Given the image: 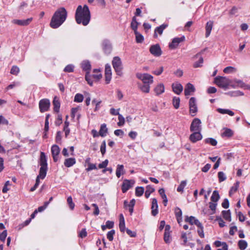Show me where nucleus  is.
Segmentation results:
<instances>
[{"label": "nucleus", "mask_w": 250, "mask_h": 250, "mask_svg": "<svg viewBox=\"0 0 250 250\" xmlns=\"http://www.w3.org/2000/svg\"><path fill=\"white\" fill-rule=\"evenodd\" d=\"M75 20L78 24L87 25L90 20V13L88 7L84 5L83 7L79 5L75 13Z\"/></svg>", "instance_id": "f257e3e1"}, {"label": "nucleus", "mask_w": 250, "mask_h": 250, "mask_svg": "<svg viewBox=\"0 0 250 250\" xmlns=\"http://www.w3.org/2000/svg\"><path fill=\"white\" fill-rule=\"evenodd\" d=\"M67 12L64 7L58 9L51 18L50 25L52 28H57L66 20Z\"/></svg>", "instance_id": "f03ea898"}, {"label": "nucleus", "mask_w": 250, "mask_h": 250, "mask_svg": "<svg viewBox=\"0 0 250 250\" xmlns=\"http://www.w3.org/2000/svg\"><path fill=\"white\" fill-rule=\"evenodd\" d=\"M188 224L191 226L190 229H196L199 235L201 238L204 237L203 226L197 218L192 216L188 217Z\"/></svg>", "instance_id": "7ed1b4c3"}, {"label": "nucleus", "mask_w": 250, "mask_h": 250, "mask_svg": "<svg viewBox=\"0 0 250 250\" xmlns=\"http://www.w3.org/2000/svg\"><path fill=\"white\" fill-rule=\"evenodd\" d=\"M40 165L41 167L40 168L39 174L37 176L38 178L43 179L46 175L47 170V159L45 154L44 152L41 153L40 159Z\"/></svg>", "instance_id": "20e7f679"}, {"label": "nucleus", "mask_w": 250, "mask_h": 250, "mask_svg": "<svg viewBox=\"0 0 250 250\" xmlns=\"http://www.w3.org/2000/svg\"><path fill=\"white\" fill-rule=\"evenodd\" d=\"M214 83L219 87L227 89L230 87V80L226 77L217 76L214 78Z\"/></svg>", "instance_id": "39448f33"}, {"label": "nucleus", "mask_w": 250, "mask_h": 250, "mask_svg": "<svg viewBox=\"0 0 250 250\" xmlns=\"http://www.w3.org/2000/svg\"><path fill=\"white\" fill-rule=\"evenodd\" d=\"M136 77L138 79L141 80L144 84L150 85L153 82V77L151 75L147 73H137Z\"/></svg>", "instance_id": "423d86ee"}, {"label": "nucleus", "mask_w": 250, "mask_h": 250, "mask_svg": "<svg viewBox=\"0 0 250 250\" xmlns=\"http://www.w3.org/2000/svg\"><path fill=\"white\" fill-rule=\"evenodd\" d=\"M112 65L116 72L117 74L119 76L122 75V65L121 59L118 57H115L112 60Z\"/></svg>", "instance_id": "0eeeda50"}, {"label": "nucleus", "mask_w": 250, "mask_h": 250, "mask_svg": "<svg viewBox=\"0 0 250 250\" xmlns=\"http://www.w3.org/2000/svg\"><path fill=\"white\" fill-rule=\"evenodd\" d=\"M189 112L192 116L196 115L198 111V107L196 103V100L194 97H191L189 101Z\"/></svg>", "instance_id": "6e6552de"}, {"label": "nucleus", "mask_w": 250, "mask_h": 250, "mask_svg": "<svg viewBox=\"0 0 250 250\" xmlns=\"http://www.w3.org/2000/svg\"><path fill=\"white\" fill-rule=\"evenodd\" d=\"M201 120L198 118H195L192 121L190 127V129L191 131L194 132V131H199L201 132L202 130L201 127Z\"/></svg>", "instance_id": "1a4fd4ad"}, {"label": "nucleus", "mask_w": 250, "mask_h": 250, "mask_svg": "<svg viewBox=\"0 0 250 250\" xmlns=\"http://www.w3.org/2000/svg\"><path fill=\"white\" fill-rule=\"evenodd\" d=\"M230 87L233 88H244L246 86V84L241 80L234 79L230 80Z\"/></svg>", "instance_id": "9d476101"}, {"label": "nucleus", "mask_w": 250, "mask_h": 250, "mask_svg": "<svg viewBox=\"0 0 250 250\" xmlns=\"http://www.w3.org/2000/svg\"><path fill=\"white\" fill-rule=\"evenodd\" d=\"M50 103L48 99H43L39 102V108L41 112L47 111L50 107Z\"/></svg>", "instance_id": "9b49d317"}, {"label": "nucleus", "mask_w": 250, "mask_h": 250, "mask_svg": "<svg viewBox=\"0 0 250 250\" xmlns=\"http://www.w3.org/2000/svg\"><path fill=\"white\" fill-rule=\"evenodd\" d=\"M150 53L155 57H159L162 55V51L158 44L152 45L150 47Z\"/></svg>", "instance_id": "f8f14e48"}, {"label": "nucleus", "mask_w": 250, "mask_h": 250, "mask_svg": "<svg viewBox=\"0 0 250 250\" xmlns=\"http://www.w3.org/2000/svg\"><path fill=\"white\" fill-rule=\"evenodd\" d=\"M185 40V37L183 36L180 37H177L174 38L172 42L169 43V47L171 49H173L176 48L179 45V44L183 42Z\"/></svg>", "instance_id": "ddd939ff"}, {"label": "nucleus", "mask_w": 250, "mask_h": 250, "mask_svg": "<svg viewBox=\"0 0 250 250\" xmlns=\"http://www.w3.org/2000/svg\"><path fill=\"white\" fill-rule=\"evenodd\" d=\"M134 180H124L122 186V190L123 193L126 192L134 185Z\"/></svg>", "instance_id": "4468645a"}, {"label": "nucleus", "mask_w": 250, "mask_h": 250, "mask_svg": "<svg viewBox=\"0 0 250 250\" xmlns=\"http://www.w3.org/2000/svg\"><path fill=\"white\" fill-rule=\"evenodd\" d=\"M32 18H28L26 20H17L14 19L12 20V22L21 26H27L29 25L32 21Z\"/></svg>", "instance_id": "2eb2a0df"}, {"label": "nucleus", "mask_w": 250, "mask_h": 250, "mask_svg": "<svg viewBox=\"0 0 250 250\" xmlns=\"http://www.w3.org/2000/svg\"><path fill=\"white\" fill-rule=\"evenodd\" d=\"M60 152V148L58 146L54 145L51 147V153L54 162H56L59 159L58 155Z\"/></svg>", "instance_id": "dca6fc26"}, {"label": "nucleus", "mask_w": 250, "mask_h": 250, "mask_svg": "<svg viewBox=\"0 0 250 250\" xmlns=\"http://www.w3.org/2000/svg\"><path fill=\"white\" fill-rule=\"evenodd\" d=\"M203 136L200 132L194 131L189 136V140L192 143H196L201 140Z\"/></svg>", "instance_id": "f3484780"}, {"label": "nucleus", "mask_w": 250, "mask_h": 250, "mask_svg": "<svg viewBox=\"0 0 250 250\" xmlns=\"http://www.w3.org/2000/svg\"><path fill=\"white\" fill-rule=\"evenodd\" d=\"M111 69L109 64H106L105 66V79L106 83H109L111 79Z\"/></svg>", "instance_id": "a211bd4d"}, {"label": "nucleus", "mask_w": 250, "mask_h": 250, "mask_svg": "<svg viewBox=\"0 0 250 250\" xmlns=\"http://www.w3.org/2000/svg\"><path fill=\"white\" fill-rule=\"evenodd\" d=\"M103 49L105 54H110L112 51V46L110 42L104 40L103 42Z\"/></svg>", "instance_id": "6ab92c4d"}, {"label": "nucleus", "mask_w": 250, "mask_h": 250, "mask_svg": "<svg viewBox=\"0 0 250 250\" xmlns=\"http://www.w3.org/2000/svg\"><path fill=\"white\" fill-rule=\"evenodd\" d=\"M81 66L83 70L86 72V74L90 73L91 69V65L89 61H83L81 63Z\"/></svg>", "instance_id": "aec40b11"}, {"label": "nucleus", "mask_w": 250, "mask_h": 250, "mask_svg": "<svg viewBox=\"0 0 250 250\" xmlns=\"http://www.w3.org/2000/svg\"><path fill=\"white\" fill-rule=\"evenodd\" d=\"M194 59L198 60L197 61L195 62L193 64V66L194 68L200 67L202 66L204 60L200 54H197L196 56H195Z\"/></svg>", "instance_id": "412c9836"}, {"label": "nucleus", "mask_w": 250, "mask_h": 250, "mask_svg": "<svg viewBox=\"0 0 250 250\" xmlns=\"http://www.w3.org/2000/svg\"><path fill=\"white\" fill-rule=\"evenodd\" d=\"M172 88L173 92L177 94H179L183 89V86L178 82L172 83Z\"/></svg>", "instance_id": "4be33fe9"}, {"label": "nucleus", "mask_w": 250, "mask_h": 250, "mask_svg": "<svg viewBox=\"0 0 250 250\" xmlns=\"http://www.w3.org/2000/svg\"><path fill=\"white\" fill-rule=\"evenodd\" d=\"M158 203L157 200L156 198H153L152 199V205H151V214L153 216H156L158 214Z\"/></svg>", "instance_id": "5701e85b"}, {"label": "nucleus", "mask_w": 250, "mask_h": 250, "mask_svg": "<svg viewBox=\"0 0 250 250\" xmlns=\"http://www.w3.org/2000/svg\"><path fill=\"white\" fill-rule=\"evenodd\" d=\"M168 26L167 24H163L159 27L155 28L154 31V37L155 38L157 37V34L161 35L163 32L164 30Z\"/></svg>", "instance_id": "b1692460"}, {"label": "nucleus", "mask_w": 250, "mask_h": 250, "mask_svg": "<svg viewBox=\"0 0 250 250\" xmlns=\"http://www.w3.org/2000/svg\"><path fill=\"white\" fill-rule=\"evenodd\" d=\"M213 22L211 21H208L206 25V37H208L211 33L213 27Z\"/></svg>", "instance_id": "393cba45"}, {"label": "nucleus", "mask_w": 250, "mask_h": 250, "mask_svg": "<svg viewBox=\"0 0 250 250\" xmlns=\"http://www.w3.org/2000/svg\"><path fill=\"white\" fill-rule=\"evenodd\" d=\"M76 163L75 158H69L65 159L64 162V165L66 167H70L75 165Z\"/></svg>", "instance_id": "a878e982"}, {"label": "nucleus", "mask_w": 250, "mask_h": 250, "mask_svg": "<svg viewBox=\"0 0 250 250\" xmlns=\"http://www.w3.org/2000/svg\"><path fill=\"white\" fill-rule=\"evenodd\" d=\"M119 229L122 232H124L125 230V219L122 214L120 215Z\"/></svg>", "instance_id": "bb28decb"}, {"label": "nucleus", "mask_w": 250, "mask_h": 250, "mask_svg": "<svg viewBox=\"0 0 250 250\" xmlns=\"http://www.w3.org/2000/svg\"><path fill=\"white\" fill-rule=\"evenodd\" d=\"M154 91L157 95H159L162 94L165 91L164 85L162 83L159 84L155 88Z\"/></svg>", "instance_id": "cd10ccee"}, {"label": "nucleus", "mask_w": 250, "mask_h": 250, "mask_svg": "<svg viewBox=\"0 0 250 250\" xmlns=\"http://www.w3.org/2000/svg\"><path fill=\"white\" fill-rule=\"evenodd\" d=\"M107 132V128L106 125L105 124H103L101 125L100 129L99 131V135L101 137H104L106 136Z\"/></svg>", "instance_id": "c85d7f7f"}, {"label": "nucleus", "mask_w": 250, "mask_h": 250, "mask_svg": "<svg viewBox=\"0 0 250 250\" xmlns=\"http://www.w3.org/2000/svg\"><path fill=\"white\" fill-rule=\"evenodd\" d=\"M125 173L124 166L122 165H118L116 170V175L118 178H119L121 175Z\"/></svg>", "instance_id": "c756f323"}, {"label": "nucleus", "mask_w": 250, "mask_h": 250, "mask_svg": "<svg viewBox=\"0 0 250 250\" xmlns=\"http://www.w3.org/2000/svg\"><path fill=\"white\" fill-rule=\"evenodd\" d=\"M217 111L222 114H227L230 116H233L234 115V113L232 111L228 109L218 108Z\"/></svg>", "instance_id": "7c9ffc66"}, {"label": "nucleus", "mask_w": 250, "mask_h": 250, "mask_svg": "<svg viewBox=\"0 0 250 250\" xmlns=\"http://www.w3.org/2000/svg\"><path fill=\"white\" fill-rule=\"evenodd\" d=\"M53 104L54 105V110L56 112H58L59 111V109L60 107V103L59 102V99L55 97L54 98L53 101Z\"/></svg>", "instance_id": "2f4dec72"}, {"label": "nucleus", "mask_w": 250, "mask_h": 250, "mask_svg": "<svg viewBox=\"0 0 250 250\" xmlns=\"http://www.w3.org/2000/svg\"><path fill=\"white\" fill-rule=\"evenodd\" d=\"M222 215L223 218L227 221L230 222L231 219V213L229 210H223L222 211Z\"/></svg>", "instance_id": "473e14b6"}, {"label": "nucleus", "mask_w": 250, "mask_h": 250, "mask_svg": "<svg viewBox=\"0 0 250 250\" xmlns=\"http://www.w3.org/2000/svg\"><path fill=\"white\" fill-rule=\"evenodd\" d=\"M154 190L155 189L153 187H152L150 185L147 186L146 187V190L145 194V197L146 198H148L149 197L150 194L153 192Z\"/></svg>", "instance_id": "72a5a7b5"}, {"label": "nucleus", "mask_w": 250, "mask_h": 250, "mask_svg": "<svg viewBox=\"0 0 250 250\" xmlns=\"http://www.w3.org/2000/svg\"><path fill=\"white\" fill-rule=\"evenodd\" d=\"M220 196L218 191H213L212 194L211 196V200L212 202L216 203L219 199Z\"/></svg>", "instance_id": "f704fd0d"}, {"label": "nucleus", "mask_w": 250, "mask_h": 250, "mask_svg": "<svg viewBox=\"0 0 250 250\" xmlns=\"http://www.w3.org/2000/svg\"><path fill=\"white\" fill-rule=\"evenodd\" d=\"M238 245L241 250H245L248 246V244L245 240H240L238 241Z\"/></svg>", "instance_id": "c9c22d12"}, {"label": "nucleus", "mask_w": 250, "mask_h": 250, "mask_svg": "<svg viewBox=\"0 0 250 250\" xmlns=\"http://www.w3.org/2000/svg\"><path fill=\"white\" fill-rule=\"evenodd\" d=\"M233 135V131L229 128H226L224 132L222 133V137H230Z\"/></svg>", "instance_id": "e433bc0d"}, {"label": "nucleus", "mask_w": 250, "mask_h": 250, "mask_svg": "<svg viewBox=\"0 0 250 250\" xmlns=\"http://www.w3.org/2000/svg\"><path fill=\"white\" fill-rule=\"evenodd\" d=\"M134 33L135 34L136 42L137 43H142L144 40L143 36L138 31L134 32Z\"/></svg>", "instance_id": "4c0bfd02"}, {"label": "nucleus", "mask_w": 250, "mask_h": 250, "mask_svg": "<svg viewBox=\"0 0 250 250\" xmlns=\"http://www.w3.org/2000/svg\"><path fill=\"white\" fill-rule=\"evenodd\" d=\"M204 142H205V143L209 144L212 146H215L217 145V141L215 139L212 138H207L204 140Z\"/></svg>", "instance_id": "58836bf2"}, {"label": "nucleus", "mask_w": 250, "mask_h": 250, "mask_svg": "<svg viewBox=\"0 0 250 250\" xmlns=\"http://www.w3.org/2000/svg\"><path fill=\"white\" fill-rule=\"evenodd\" d=\"M138 22L136 21V18L135 17H134L132 19V22L131 23V27L132 29L134 30V32H137V26H138Z\"/></svg>", "instance_id": "ea45409f"}, {"label": "nucleus", "mask_w": 250, "mask_h": 250, "mask_svg": "<svg viewBox=\"0 0 250 250\" xmlns=\"http://www.w3.org/2000/svg\"><path fill=\"white\" fill-rule=\"evenodd\" d=\"M144 192V188L142 187H138L135 189V195L137 196H141Z\"/></svg>", "instance_id": "a19ab883"}, {"label": "nucleus", "mask_w": 250, "mask_h": 250, "mask_svg": "<svg viewBox=\"0 0 250 250\" xmlns=\"http://www.w3.org/2000/svg\"><path fill=\"white\" fill-rule=\"evenodd\" d=\"M180 100L179 97H174L173 98L172 103H173V105L174 107H175V108L177 109L179 108V104H180Z\"/></svg>", "instance_id": "79ce46f5"}, {"label": "nucleus", "mask_w": 250, "mask_h": 250, "mask_svg": "<svg viewBox=\"0 0 250 250\" xmlns=\"http://www.w3.org/2000/svg\"><path fill=\"white\" fill-rule=\"evenodd\" d=\"M164 239L165 242L167 244H169L171 242V237H170L169 232H165Z\"/></svg>", "instance_id": "37998d69"}, {"label": "nucleus", "mask_w": 250, "mask_h": 250, "mask_svg": "<svg viewBox=\"0 0 250 250\" xmlns=\"http://www.w3.org/2000/svg\"><path fill=\"white\" fill-rule=\"evenodd\" d=\"M218 177L220 183L226 180L227 178L225 174L222 171H220L218 173Z\"/></svg>", "instance_id": "c03bdc74"}, {"label": "nucleus", "mask_w": 250, "mask_h": 250, "mask_svg": "<svg viewBox=\"0 0 250 250\" xmlns=\"http://www.w3.org/2000/svg\"><path fill=\"white\" fill-rule=\"evenodd\" d=\"M83 100V96L82 94L77 93L74 97V102L77 103L82 102Z\"/></svg>", "instance_id": "a18cd8bd"}, {"label": "nucleus", "mask_w": 250, "mask_h": 250, "mask_svg": "<svg viewBox=\"0 0 250 250\" xmlns=\"http://www.w3.org/2000/svg\"><path fill=\"white\" fill-rule=\"evenodd\" d=\"M140 89L145 93H148L150 90V86L148 84H144L140 86Z\"/></svg>", "instance_id": "49530a36"}, {"label": "nucleus", "mask_w": 250, "mask_h": 250, "mask_svg": "<svg viewBox=\"0 0 250 250\" xmlns=\"http://www.w3.org/2000/svg\"><path fill=\"white\" fill-rule=\"evenodd\" d=\"M223 71L227 74L231 73L236 71V68L232 66H228L224 68Z\"/></svg>", "instance_id": "de8ad7c7"}, {"label": "nucleus", "mask_w": 250, "mask_h": 250, "mask_svg": "<svg viewBox=\"0 0 250 250\" xmlns=\"http://www.w3.org/2000/svg\"><path fill=\"white\" fill-rule=\"evenodd\" d=\"M174 212L177 220H179L180 217H182V210L179 208H175Z\"/></svg>", "instance_id": "09e8293b"}, {"label": "nucleus", "mask_w": 250, "mask_h": 250, "mask_svg": "<svg viewBox=\"0 0 250 250\" xmlns=\"http://www.w3.org/2000/svg\"><path fill=\"white\" fill-rule=\"evenodd\" d=\"M93 72H94V73L98 72L99 73L97 74H93V75H92V77L93 78L97 80H99L100 79H101V78L102 77V75L100 73V70L97 69H95L93 70Z\"/></svg>", "instance_id": "8fccbe9b"}, {"label": "nucleus", "mask_w": 250, "mask_h": 250, "mask_svg": "<svg viewBox=\"0 0 250 250\" xmlns=\"http://www.w3.org/2000/svg\"><path fill=\"white\" fill-rule=\"evenodd\" d=\"M118 120L119 122L118 123V125L120 126H123L125 122L124 117L121 114H120L118 115Z\"/></svg>", "instance_id": "3c124183"}, {"label": "nucleus", "mask_w": 250, "mask_h": 250, "mask_svg": "<svg viewBox=\"0 0 250 250\" xmlns=\"http://www.w3.org/2000/svg\"><path fill=\"white\" fill-rule=\"evenodd\" d=\"M100 151L102 155H104L106 151V143L105 141H104L101 145Z\"/></svg>", "instance_id": "603ef678"}, {"label": "nucleus", "mask_w": 250, "mask_h": 250, "mask_svg": "<svg viewBox=\"0 0 250 250\" xmlns=\"http://www.w3.org/2000/svg\"><path fill=\"white\" fill-rule=\"evenodd\" d=\"M101 103H102V101L101 100L97 101L96 99H94L92 100V103L95 104V105H96V107L94 109L95 111H97L99 109L100 104Z\"/></svg>", "instance_id": "864d4df0"}, {"label": "nucleus", "mask_w": 250, "mask_h": 250, "mask_svg": "<svg viewBox=\"0 0 250 250\" xmlns=\"http://www.w3.org/2000/svg\"><path fill=\"white\" fill-rule=\"evenodd\" d=\"M115 230L112 229L108 231L107 234V238L110 241H112L113 239V235L115 234Z\"/></svg>", "instance_id": "5fc2aeb1"}, {"label": "nucleus", "mask_w": 250, "mask_h": 250, "mask_svg": "<svg viewBox=\"0 0 250 250\" xmlns=\"http://www.w3.org/2000/svg\"><path fill=\"white\" fill-rule=\"evenodd\" d=\"M67 202L69 205L70 208L71 210L73 209L75 207V204L73 202L72 198L71 196H69L67 198Z\"/></svg>", "instance_id": "6e6d98bb"}, {"label": "nucleus", "mask_w": 250, "mask_h": 250, "mask_svg": "<svg viewBox=\"0 0 250 250\" xmlns=\"http://www.w3.org/2000/svg\"><path fill=\"white\" fill-rule=\"evenodd\" d=\"M20 71L19 68L17 66H13L11 69V73L17 75Z\"/></svg>", "instance_id": "4d7b16f0"}, {"label": "nucleus", "mask_w": 250, "mask_h": 250, "mask_svg": "<svg viewBox=\"0 0 250 250\" xmlns=\"http://www.w3.org/2000/svg\"><path fill=\"white\" fill-rule=\"evenodd\" d=\"M74 66L72 64L67 65L64 69V71L66 72H72L74 71Z\"/></svg>", "instance_id": "13d9d810"}, {"label": "nucleus", "mask_w": 250, "mask_h": 250, "mask_svg": "<svg viewBox=\"0 0 250 250\" xmlns=\"http://www.w3.org/2000/svg\"><path fill=\"white\" fill-rule=\"evenodd\" d=\"M214 245L216 247H222V248H224V247H225V245H227V244L225 242H221V241H215L214 242Z\"/></svg>", "instance_id": "bf43d9fd"}, {"label": "nucleus", "mask_w": 250, "mask_h": 250, "mask_svg": "<svg viewBox=\"0 0 250 250\" xmlns=\"http://www.w3.org/2000/svg\"><path fill=\"white\" fill-rule=\"evenodd\" d=\"M163 71H164V67L163 66H161L158 69H156L155 70L153 71L152 73H153V74H154L157 76H159L162 73Z\"/></svg>", "instance_id": "052dcab7"}, {"label": "nucleus", "mask_w": 250, "mask_h": 250, "mask_svg": "<svg viewBox=\"0 0 250 250\" xmlns=\"http://www.w3.org/2000/svg\"><path fill=\"white\" fill-rule=\"evenodd\" d=\"M9 124L8 121L3 116H0V125H8Z\"/></svg>", "instance_id": "680f3d73"}, {"label": "nucleus", "mask_w": 250, "mask_h": 250, "mask_svg": "<svg viewBox=\"0 0 250 250\" xmlns=\"http://www.w3.org/2000/svg\"><path fill=\"white\" fill-rule=\"evenodd\" d=\"M7 236V230H4L2 232L0 233V240L4 242Z\"/></svg>", "instance_id": "e2e57ef3"}, {"label": "nucleus", "mask_w": 250, "mask_h": 250, "mask_svg": "<svg viewBox=\"0 0 250 250\" xmlns=\"http://www.w3.org/2000/svg\"><path fill=\"white\" fill-rule=\"evenodd\" d=\"M85 80L90 85L92 86L93 84V81L90 78V73L85 74Z\"/></svg>", "instance_id": "0e129e2a"}, {"label": "nucleus", "mask_w": 250, "mask_h": 250, "mask_svg": "<svg viewBox=\"0 0 250 250\" xmlns=\"http://www.w3.org/2000/svg\"><path fill=\"white\" fill-rule=\"evenodd\" d=\"M186 185V181H182L180 186L177 188V191L179 192L183 191L184 187Z\"/></svg>", "instance_id": "69168bd1"}, {"label": "nucleus", "mask_w": 250, "mask_h": 250, "mask_svg": "<svg viewBox=\"0 0 250 250\" xmlns=\"http://www.w3.org/2000/svg\"><path fill=\"white\" fill-rule=\"evenodd\" d=\"M97 167L96 166V164H89V165L88 166V167L85 169L86 171H90L93 169H96Z\"/></svg>", "instance_id": "338daca9"}, {"label": "nucleus", "mask_w": 250, "mask_h": 250, "mask_svg": "<svg viewBox=\"0 0 250 250\" xmlns=\"http://www.w3.org/2000/svg\"><path fill=\"white\" fill-rule=\"evenodd\" d=\"M222 206L224 208H228L229 207V202L228 199H225L222 203Z\"/></svg>", "instance_id": "774afa93"}]
</instances>
